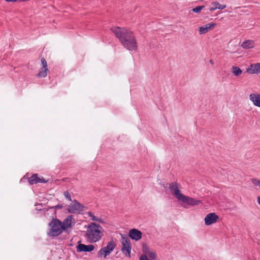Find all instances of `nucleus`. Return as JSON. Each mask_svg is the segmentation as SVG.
<instances>
[{"label":"nucleus","instance_id":"29","mask_svg":"<svg viewBox=\"0 0 260 260\" xmlns=\"http://www.w3.org/2000/svg\"><path fill=\"white\" fill-rule=\"evenodd\" d=\"M7 2H15L16 1H19V0H5Z\"/></svg>","mask_w":260,"mask_h":260},{"label":"nucleus","instance_id":"21","mask_svg":"<svg viewBox=\"0 0 260 260\" xmlns=\"http://www.w3.org/2000/svg\"><path fill=\"white\" fill-rule=\"evenodd\" d=\"M211 5L214 6L216 10L217 9L222 10L226 8V5H221L217 2H212Z\"/></svg>","mask_w":260,"mask_h":260},{"label":"nucleus","instance_id":"15","mask_svg":"<svg viewBox=\"0 0 260 260\" xmlns=\"http://www.w3.org/2000/svg\"><path fill=\"white\" fill-rule=\"evenodd\" d=\"M249 100L254 106L260 107V93H252L250 94Z\"/></svg>","mask_w":260,"mask_h":260},{"label":"nucleus","instance_id":"5","mask_svg":"<svg viewBox=\"0 0 260 260\" xmlns=\"http://www.w3.org/2000/svg\"><path fill=\"white\" fill-rule=\"evenodd\" d=\"M121 251L125 256L131 257L132 246L129 239L126 236L121 235Z\"/></svg>","mask_w":260,"mask_h":260},{"label":"nucleus","instance_id":"13","mask_svg":"<svg viewBox=\"0 0 260 260\" xmlns=\"http://www.w3.org/2000/svg\"><path fill=\"white\" fill-rule=\"evenodd\" d=\"M216 25L214 23H209L199 28V32L200 35H203L207 33L212 29Z\"/></svg>","mask_w":260,"mask_h":260},{"label":"nucleus","instance_id":"3","mask_svg":"<svg viewBox=\"0 0 260 260\" xmlns=\"http://www.w3.org/2000/svg\"><path fill=\"white\" fill-rule=\"evenodd\" d=\"M103 236V228L98 224L91 222L88 226L85 238L88 242L93 243L101 240Z\"/></svg>","mask_w":260,"mask_h":260},{"label":"nucleus","instance_id":"18","mask_svg":"<svg viewBox=\"0 0 260 260\" xmlns=\"http://www.w3.org/2000/svg\"><path fill=\"white\" fill-rule=\"evenodd\" d=\"M87 214L92 221H98L100 223L104 222L102 218L95 216L91 212H88Z\"/></svg>","mask_w":260,"mask_h":260},{"label":"nucleus","instance_id":"16","mask_svg":"<svg viewBox=\"0 0 260 260\" xmlns=\"http://www.w3.org/2000/svg\"><path fill=\"white\" fill-rule=\"evenodd\" d=\"M28 182L30 184L32 185L38 183H44L46 181L43 178L39 177L38 174H35L29 178Z\"/></svg>","mask_w":260,"mask_h":260},{"label":"nucleus","instance_id":"26","mask_svg":"<svg viewBox=\"0 0 260 260\" xmlns=\"http://www.w3.org/2000/svg\"><path fill=\"white\" fill-rule=\"evenodd\" d=\"M63 207V205L62 204H58L56 206L53 207V208H55V209H62Z\"/></svg>","mask_w":260,"mask_h":260},{"label":"nucleus","instance_id":"12","mask_svg":"<svg viewBox=\"0 0 260 260\" xmlns=\"http://www.w3.org/2000/svg\"><path fill=\"white\" fill-rule=\"evenodd\" d=\"M94 248V246L92 244L86 245L83 244H79L76 247L77 251L78 252H90L93 251Z\"/></svg>","mask_w":260,"mask_h":260},{"label":"nucleus","instance_id":"20","mask_svg":"<svg viewBox=\"0 0 260 260\" xmlns=\"http://www.w3.org/2000/svg\"><path fill=\"white\" fill-rule=\"evenodd\" d=\"M232 73L235 76H239L242 73V71L240 68L233 66L232 68Z\"/></svg>","mask_w":260,"mask_h":260},{"label":"nucleus","instance_id":"23","mask_svg":"<svg viewBox=\"0 0 260 260\" xmlns=\"http://www.w3.org/2000/svg\"><path fill=\"white\" fill-rule=\"evenodd\" d=\"M252 183L255 186L260 187V180H258L256 178H253L251 179Z\"/></svg>","mask_w":260,"mask_h":260},{"label":"nucleus","instance_id":"11","mask_svg":"<svg viewBox=\"0 0 260 260\" xmlns=\"http://www.w3.org/2000/svg\"><path fill=\"white\" fill-rule=\"evenodd\" d=\"M128 236L132 239L139 241L142 238V233L136 229H133L129 231Z\"/></svg>","mask_w":260,"mask_h":260},{"label":"nucleus","instance_id":"25","mask_svg":"<svg viewBox=\"0 0 260 260\" xmlns=\"http://www.w3.org/2000/svg\"><path fill=\"white\" fill-rule=\"evenodd\" d=\"M41 61L42 65V68H48L47 61H46L44 58H42L41 59Z\"/></svg>","mask_w":260,"mask_h":260},{"label":"nucleus","instance_id":"1","mask_svg":"<svg viewBox=\"0 0 260 260\" xmlns=\"http://www.w3.org/2000/svg\"><path fill=\"white\" fill-rule=\"evenodd\" d=\"M111 31L119 39L124 48L129 51H136L138 48L137 42L133 32L124 28L113 27Z\"/></svg>","mask_w":260,"mask_h":260},{"label":"nucleus","instance_id":"9","mask_svg":"<svg viewBox=\"0 0 260 260\" xmlns=\"http://www.w3.org/2000/svg\"><path fill=\"white\" fill-rule=\"evenodd\" d=\"M219 216L215 213H210L206 215L204 218L205 224L206 225H210L217 222Z\"/></svg>","mask_w":260,"mask_h":260},{"label":"nucleus","instance_id":"14","mask_svg":"<svg viewBox=\"0 0 260 260\" xmlns=\"http://www.w3.org/2000/svg\"><path fill=\"white\" fill-rule=\"evenodd\" d=\"M246 72L250 74H260V63L251 64L247 69Z\"/></svg>","mask_w":260,"mask_h":260},{"label":"nucleus","instance_id":"19","mask_svg":"<svg viewBox=\"0 0 260 260\" xmlns=\"http://www.w3.org/2000/svg\"><path fill=\"white\" fill-rule=\"evenodd\" d=\"M48 72L49 70L48 68H42L38 74V77L39 78L45 77L47 76Z\"/></svg>","mask_w":260,"mask_h":260},{"label":"nucleus","instance_id":"17","mask_svg":"<svg viewBox=\"0 0 260 260\" xmlns=\"http://www.w3.org/2000/svg\"><path fill=\"white\" fill-rule=\"evenodd\" d=\"M255 46V42L253 40H247L244 41L242 44L241 47L246 49H252Z\"/></svg>","mask_w":260,"mask_h":260},{"label":"nucleus","instance_id":"28","mask_svg":"<svg viewBox=\"0 0 260 260\" xmlns=\"http://www.w3.org/2000/svg\"><path fill=\"white\" fill-rule=\"evenodd\" d=\"M216 10V9H215V8L214 6H212V7H211V8H209V11H210V12H213V11H214V10Z\"/></svg>","mask_w":260,"mask_h":260},{"label":"nucleus","instance_id":"6","mask_svg":"<svg viewBox=\"0 0 260 260\" xmlns=\"http://www.w3.org/2000/svg\"><path fill=\"white\" fill-rule=\"evenodd\" d=\"M76 223L75 219L73 215H69L61 221V226L63 232H70Z\"/></svg>","mask_w":260,"mask_h":260},{"label":"nucleus","instance_id":"27","mask_svg":"<svg viewBox=\"0 0 260 260\" xmlns=\"http://www.w3.org/2000/svg\"><path fill=\"white\" fill-rule=\"evenodd\" d=\"M140 260H148L146 255H141L140 257Z\"/></svg>","mask_w":260,"mask_h":260},{"label":"nucleus","instance_id":"4","mask_svg":"<svg viewBox=\"0 0 260 260\" xmlns=\"http://www.w3.org/2000/svg\"><path fill=\"white\" fill-rule=\"evenodd\" d=\"M61 221L55 218L52 220L49 223L50 229L48 235L51 237H57L62 233L63 230L61 226Z\"/></svg>","mask_w":260,"mask_h":260},{"label":"nucleus","instance_id":"8","mask_svg":"<svg viewBox=\"0 0 260 260\" xmlns=\"http://www.w3.org/2000/svg\"><path fill=\"white\" fill-rule=\"evenodd\" d=\"M84 206L76 200H74L69 205L68 211L70 213H80L83 211Z\"/></svg>","mask_w":260,"mask_h":260},{"label":"nucleus","instance_id":"2","mask_svg":"<svg viewBox=\"0 0 260 260\" xmlns=\"http://www.w3.org/2000/svg\"><path fill=\"white\" fill-rule=\"evenodd\" d=\"M169 188L172 194L179 201L184 204L190 206H194L198 205L201 203V200L189 197L182 194L179 189L178 183L176 182L170 183Z\"/></svg>","mask_w":260,"mask_h":260},{"label":"nucleus","instance_id":"30","mask_svg":"<svg viewBox=\"0 0 260 260\" xmlns=\"http://www.w3.org/2000/svg\"><path fill=\"white\" fill-rule=\"evenodd\" d=\"M257 202L260 205V197H257Z\"/></svg>","mask_w":260,"mask_h":260},{"label":"nucleus","instance_id":"22","mask_svg":"<svg viewBox=\"0 0 260 260\" xmlns=\"http://www.w3.org/2000/svg\"><path fill=\"white\" fill-rule=\"evenodd\" d=\"M205 7L204 6H200L196 7V8H193L192 11L196 13H199L200 12L203 10V9Z\"/></svg>","mask_w":260,"mask_h":260},{"label":"nucleus","instance_id":"10","mask_svg":"<svg viewBox=\"0 0 260 260\" xmlns=\"http://www.w3.org/2000/svg\"><path fill=\"white\" fill-rule=\"evenodd\" d=\"M142 251L143 254L142 255H146L151 260H154L156 257V254L154 251L150 250L149 247L147 245H143L142 247Z\"/></svg>","mask_w":260,"mask_h":260},{"label":"nucleus","instance_id":"31","mask_svg":"<svg viewBox=\"0 0 260 260\" xmlns=\"http://www.w3.org/2000/svg\"><path fill=\"white\" fill-rule=\"evenodd\" d=\"M210 62L211 64H213V61L212 60H210Z\"/></svg>","mask_w":260,"mask_h":260},{"label":"nucleus","instance_id":"24","mask_svg":"<svg viewBox=\"0 0 260 260\" xmlns=\"http://www.w3.org/2000/svg\"><path fill=\"white\" fill-rule=\"evenodd\" d=\"M63 195L65 198L69 201H72L71 196L68 191H66L63 192Z\"/></svg>","mask_w":260,"mask_h":260},{"label":"nucleus","instance_id":"7","mask_svg":"<svg viewBox=\"0 0 260 260\" xmlns=\"http://www.w3.org/2000/svg\"><path fill=\"white\" fill-rule=\"evenodd\" d=\"M116 244L113 240H111L108 243L106 246L101 248L98 253L99 256H103L106 258L109 255L115 248Z\"/></svg>","mask_w":260,"mask_h":260}]
</instances>
